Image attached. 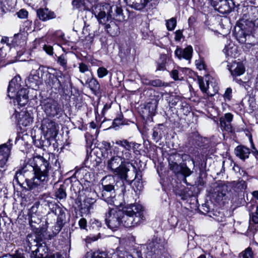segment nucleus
<instances>
[{"label": "nucleus", "mask_w": 258, "mask_h": 258, "mask_svg": "<svg viewBox=\"0 0 258 258\" xmlns=\"http://www.w3.org/2000/svg\"><path fill=\"white\" fill-rule=\"evenodd\" d=\"M50 168L49 162L43 157L35 156L16 172L14 181L21 186L25 182L30 190H42L48 182Z\"/></svg>", "instance_id": "1"}, {"label": "nucleus", "mask_w": 258, "mask_h": 258, "mask_svg": "<svg viewBox=\"0 0 258 258\" xmlns=\"http://www.w3.org/2000/svg\"><path fill=\"white\" fill-rule=\"evenodd\" d=\"M115 144L118 146L112 148L113 155L111 152L107 154V168L114 174L118 176L122 180H126L127 173L130 169L126 164L131 163L133 158L131 149L135 147L137 143L129 142L126 139L116 140Z\"/></svg>", "instance_id": "2"}, {"label": "nucleus", "mask_w": 258, "mask_h": 258, "mask_svg": "<svg viewBox=\"0 0 258 258\" xmlns=\"http://www.w3.org/2000/svg\"><path fill=\"white\" fill-rule=\"evenodd\" d=\"M145 220L143 207L137 203L127 205L121 210L110 209L105 215L106 224L112 230L121 225L127 228L134 227Z\"/></svg>", "instance_id": "3"}, {"label": "nucleus", "mask_w": 258, "mask_h": 258, "mask_svg": "<svg viewBox=\"0 0 258 258\" xmlns=\"http://www.w3.org/2000/svg\"><path fill=\"white\" fill-rule=\"evenodd\" d=\"M92 13L99 24H105L110 19H112V17L119 21H124L125 19L123 10L120 6H111L108 4L95 5L92 9Z\"/></svg>", "instance_id": "4"}, {"label": "nucleus", "mask_w": 258, "mask_h": 258, "mask_svg": "<svg viewBox=\"0 0 258 258\" xmlns=\"http://www.w3.org/2000/svg\"><path fill=\"white\" fill-rule=\"evenodd\" d=\"M18 79V78H15L10 82L8 88V95L10 98H14V103L17 102L18 105L24 106L28 101V91L25 88H21Z\"/></svg>", "instance_id": "5"}, {"label": "nucleus", "mask_w": 258, "mask_h": 258, "mask_svg": "<svg viewBox=\"0 0 258 258\" xmlns=\"http://www.w3.org/2000/svg\"><path fill=\"white\" fill-rule=\"evenodd\" d=\"M35 218L34 216H31L29 221L32 230L35 232V234H29L27 236V241L30 247L38 246L45 239H51L50 235H48L47 233V228L46 227H40L39 226L37 227L33 224L37 223Z\"/></svg>", "instance_id": "6"}, {"label": "nucleus", "mask_w": 258, "mask_h": 258, "mask_svg": "<svg viewBox=\"0 0 258 258\" xmlns=\"http://www.w3.org/2000/svg\"><path fill=\"white\" fill-rule=\"evenodd\" d=\"M164 248V242L162 240L154 236L146 245L144 252L145 258H157Z\"/></svg>", "instance_id": "7"}, {"label": "nucleus", "mask_w": 258, "mask_h": 258, "mask_svg": "<svg viewBox=\"0 0 258 258\" xmlns=\"http://www.w3.org/2000/svg\"><path fill=\"white\" fill-rule=\"evenodd\" d=\"M52 213L57 216V220L53 230V234L55 235L57 234L63 227L66 222V213L65 209L60 207L56 204H51L50 208Z\"/></svg>", "instance_id": "8"}, {"label": "nucleus", "mask_w": 258, "mask_h": 258, "mask_svg": "<svg viewBox=\"0 0 258 258\" xmlns=\"http://www.w3.org/2000/svg\"><path fill=\"white\" fill-rule=\"evenodd\" d=\"M198 82L201 91L207 96L212 97L218 93L217 84L213 80H210L209 76H206L205 79L198 78Z\"/></svg>", "instance_id": "9"}, {"label": "nucleus", "mask_w": 258, "mask_h": 258, "mask_svg": "<svg viewBox=\"0 0 258 258\" xmlns=\"http://www.w3.org/2000/svg\"><path fill=\"white\" fill-rule=\"evenodd\" d=\"M42 108L46 114L49 117L56 116L62 112L60 105L57 101L51 98L44 101Z\"/></svg>", "instance_id": "10"}, {"label": "nucleus", "mask_w": 258, "mask_h": 258, "mask_svg": "<svg viewBox=\"0 0 258 258\" xmlns=\"http://www.w3.org/2000/svg\"><path fill=\"white\" fill-rule=\"evenodd\" d=\"M58 124L54 121L48 119H44L41 124V129L48 138H54L56 137L58 132Z\"/></svg>", "instance_id": "11"}, {"label": "nucleus", "mask_w": 258, "mask_h": 258, "mask_svg": "<svg viewBox=\"0 0 258 258\" xmlns=\"http://www.w3.org/2000/svg\"><path fill=\"white\" fill-rule=\"evenodd\" d=\"M12 144L10 143L0 145V178L4 175L5 166L10 155Z\"/></svg>", "instance_id": "12"}, {"label": "nucleus", "mask_w": 258, "mask_h": 258, "mask_svg": "<svg viewBox=\"0 0 258 258\" xmlns=\"http://www.w3.org/2000/svg\"><path fill=\"white\" fill-rule=\"evenodd\" d=\"M228 69L233 77V80L239 84H241L243 81L241 79L237 78V77L243 74L245 69L243 64L240 61H233L228 63L227 65Z\"/></svg>", "instance_id": "13"}, {"label": "nucleus", "mask_w": 258, "mask_h": 258, "mask_svg": "<svg viewBox=\"0 0 258 258\" xmlns=\"http://www.w3.org/2000/svg\"><path fill=\"white\" fill-rule=\"evenodd\" d=\"M211 4L215 10L223 14L229 13L233 7L232 0H211Z\"/></svg>", "instance_id": "14"}, {"label": "nucleus", "mask_w": 258, "mask_h": 258, "mask_svg": "<svg viewBox=\"0 0 258 258\" xmlns=\"http://www.w3.org/2000/svg\"><path fill=\"white\" fill-rule=\"evenodd\" d=\"M126 4L131 8L137 11H142L148 7L154 0H125Z\"/></svg>", "instance_id": "15"}, {"label": "nucleus", "mask_w": 258, "mask_h": 258, "mask_svg": "<svg viewBox=\"0 0 258 258\" xmlns=\"http://www.w3.org/2000/svg\"><path fill=\"white\" fill-rule=\"evenodd\" d=\"M232 119L233 115L230 113H226L224 116L220 117L219 121L221 128L227 132H232V127L231 122Z\"/></svg>", "instance_id": "16"}, {"label": "nucleus", "mask_w": 258, "mask_h": 258, "mask_svg": "<svg viewBox=\"0 0 258 258\" xmlns=\"http://www.w3.org/2000/svg\"><path fill=\"white\" fill-rule=\"evenodd\" d=\"M238 27L240 29L250 34L254 28L252 20L247 19V16L244 15L238 22Z\"/></svg>", "instance_id": "17"}, {"label": "nucleus", "mask_w": 258, "mask_h": 258, "mask_svg": "<svg viewBox=\"0 0 258 258\" xmlns=\"http://www.w3.org/2000/svg\"><path fill=\"white\" fill-rule=\"evenodd\" d=\"M227 192V187L226 185H219L216 187L212 194L213 198L217 202L223 201Z\"/></svg>", "instance_id": "18"}, {"label": "nucleus", "mask_w": 258, "mask_h": 258, "mask_svg": "<svg viewBox=\"0 0 258 258\" xmlns=\"http://www.w3.org/2000/svg\"><path fill=\"white\" fill-rule=\"evenodd\" d=\"M95 202V200L91 198H86L80 205V211L84 215L89 214L93 209V206Z\"/></svg>", "instance_id": "19"}, {"label": "nucleus", "mask_w": 258, "mask_h": 258, "mask_svg": "<svg viewBox=\"0 0 258 258\" xmlns=\"http://www.w3.org/2000/svg\"><path fill=\"white\" fill-rule=\"evenodd\" d=\"M48 83L50 86L55 90H59L64 89L67 85V79L64 82L61 81L57 77L50 75Z\"/></svg>", "instance_id": "20"}, {"label": "nucleus", "mask_w": 258, "mask_h": 258, "mask_svg": "<svg viewBox=\"0 0 258 258\" xmlns=\"http://www.w3.org/2000/svg\"><path fill=\"white\" fill-rule=\"evenodd\" d=\"M37 15L42 21H46L56 17L55 13L47 8H39L37 10Z\"/></svg>", "instance_id": "21"}, {"label": "nucleus", "mask_w": 258, "mask_h": 258, "mask_svg": "<svg viewBox=\"0 0 258 258\" xmlns=\"http://www.w3.org/2000/svg\"><path fill=\"white\" fill-rule=\"evenodd\" d=\"M192 47L189 45L183 49L177 48L175 51V54L180 59L182 57L187 60H190L192 57Z\"/></svg>", "instance_id": "22"}, {"label": "nucleus", "mask_w": 258, "mask_h": 258, "mask_svg": "<svg viewBox=\"0 0 258 258\" xmlns=\"http://www.w3.org/2000/svg\"><path fill=\"white\" fill-rule=\"evenodd\" d=\"M106 191L102 190L101 193L102 198L104 201L108 204L114 205L116 207L121 205L116 199L115 191L109 192Z\"/></svg>", "instance_id": "23"}, {"label": "nucleus", "mask_w": 258, "mask_h": 258, "mask_svg": "<svg viewBox=\"0 0 258 258\" xmlns=\"http://www.w3.org/2000/svg\"><path fill=\"white\" fill-rule=\"evenodd\" d=\"M101 24L105 26V29L111 36H115L120 33L119 27L112 19H110V20L106 22L105 24Z\"/></svg>", "instance_id": "24"}, {"label": "nucleus", "mask_w": 258, "mask_h": 258, "mask_svg": "<svg viewBox=\"0 0 258 258\" xmlns=\"http://www.w3.org/2000/svg\"><path fill=\"white\" fill-rule=\"evenodd\" d=\"M33 121V117L30 113L25 111L19 113L18 122L20 124L27 126L32 123Z\"/></svg>", "instance_id": "25"}, {"label": "nucleus", "mask_w": 258, "mask_h": 258, "mask_svg": "<svg viewBox=\"0 0 258 258\" xmlns=\"http://www.w3.org/2000/svg\"><path fill=\"white\" fill-rule=\"evenodd\" d=\"M234 152L236 156L243 160L248 158L250 153L249 149L243 146H237Z\"/></svg>", "instance_id": "26"}, {"label": "nucleus", "mask_w": 258, "mask_h": 258, "mask_svg": "<svg viewBox=\"0 0 258 258\" xmlns=\"http://www.w3.org/2000/svg\"><path fill=\"white\" fill-rule=\"evenodd\" d=\"M83 86H88V87L94 92H96L100 89V85L96 79L91 78L88 79L84 83L82 80L80 81Z\"/></svg>", "instance_id": "27"}, {"label": "nucleus", "mask_w": 258, "mask_h": 258, "mask_svg": "<svg viewBox=\"0 0 258 258\" xmlns=\"http://www.w3.org/2000/svg\"><path fill=\"white\" fill-rule=\"evenodd\" d=\"M250 34L240 29L236 34L237 40L241 43H246L247 37L249 38Z\"/></svg>", "instance_id": "28"}, {"label": "nucleus", "mask_w": 258, "mask_h": 258, "mask_svg": "<svg viewBox=\"0 0 258 258\" xmlns=\"http://www.w3.org/2000/svg\"><path fill=\"white\" fill-rule=\"evenodd\" d=\"M157 101L154 100L146 105L145 109L148 110L150 115H153L155 114L157 107Z\"/></svg>", "instance_id": "29"}, {"label": "nucleus", "mask_w": 258, "mask_h": 258, "mask_svg": "<svg viewBox=\"0 0 258 258\" xmlns=\"http://www.w3.org/2000/svg\"><path fill=\"white\" fill-rule=\"evenodd\" d=\"M38 76L36 75L29 76L27 79V83L30 87L34 88L38 85Z\"/></svg>", "instance_id": "30"}, {"label": "nucleus", "mask_w": 258, "mask_h": 258, "mask_svg": "<svg viewBox=\"0 0 258 258\" xmlns=\"http://www.w3.org/2000/svg\"><path fill=\"white\" fill-rule=\"evenodd\" d=\"M55 196L59 200L64 199L66 198L67 193L63 185H61L56 191Z\"/></svg>", "instance_id": "31"}, {"label": "nucleus", "mask_w": 258, "mask_h": 258, "mask_svg": "<svg viewBox=\"0 0 258 258\" xmlns=\"http://www.w3.org/2000/svg\"><path fill=\"white\" fill-rule=\"evenodd\" d=\"M169 166L170 169L175 173H180L182 169V166H180L177 163L171 161V159L169 160Z\"/></svg>", "instance_id": "32"}, {"label": "nucleus", "mask_w": 258, "mask_h": 258, "mask_svg": "<svg viewBox=\"0 0 258 258\" xmlns=\"http://www.w3.org/2000/svg\"><path fill=\"white\" fill-rule=\"evenodd\" d=\"M148 84L156 87H165L168 86V84L167 83L163 82L162 80L160 79L151 80L149 82Z\"/></svg>", "instance_id": "33"}, {"label": "nucleus", "mask_w": 258, "mask_h": 258, "mask_svg": "<svg viewBox=\"0 0 258 258\" xmlns=\"http://www.w3.org/2000/svg\"><path fill=\"white\" fill-rule=\"evenodd\" d=\"M176 20L175 18H172L166 21V26L168 31H172L176 26Z\"/></svg>", "instance_id": "34"}, {"label": "nucleus", "mask_w": 258, "mask_h": 258, "mask_svg": "<svg viewBox=\"0 0 258 258\" xmlns=\"http://www.w3.org/2000/svg\"><path fill=\"white\" fill-rule=\"evenodd\" d=\"M166 63V56L161 55L160 59L158 61V68L157 70L164 71L166 70L165 64Z\"/></svg>", "instance_id": "35"}, {"label": "nucleus", "mask_w": 258, "mask_h": 258, "mask_svg": "<svg viewBox=\"0 0 258 258\" xmlns=\"http://www.w3.org/2000/svg\"><path fill=\"white\" fill-rule=\"evenodd\" d=\"M240 257L242 258H253V252L250 247H248L239 254Z\"/></svg>", "instance_id": "36"}, {"label": "nucleus", "mask_w": 258, "mask_h": 258, "mask_svg": "<svg viewBox=\"0 0 258 258\" xmlns=\"http://www.w3.org/2000/svg\"><path fill=\"white\" fill-rule=\"evenodd\" d=\"M92 258H111L108 254L104 251H95L93 253Z\"/></svg>", "instance_id": "37"}, {"label": "nucleus", "mask_w": 258, "mask_h": 258, "mask_svg": "<svg viewBox=\"0 0 258 258\" xmlns=\"http://www.w3.org/2000/svg\"><path fill=\"white\" fill-rule=\"evenodd\" d=\"M84 0H74L72 2L74 8L83 9H84Z\"/></svg>", "instance_id": "38"}, {"label": "nucleus", "mask_w": 258, "mask_h": 258, "mask_svg": "<svg viewBox=\"0 0 258 258\" xmlns=\"http://www.w3.org/2000/svg\"><path fill=\"white\" fill-rule=\"evenodd\" d=\"M57 61L64 68H67V60L66 57V55L62 54L58 57Z\"/></svg>", "instance_id": "39"}, {"label": "nucleus", "mask_w": 258, "mask_h": 258, "mask_svg": "<svg viewBox=\"0 0 258 258\" xmlns=\"http://www.w3.org/2000/svg\"><path fill=\"white\" fill-rule=\"evenodd\" d=\"M250 221L255 224H258V205L256 207L255 211L250 214Z\"/></svg>", "instance_id": "40"}, {"label": "nucleus", "mask_w": 258, "mask_h": 258, "mask_svg": "<svg viewBox=\"0 0 258 258\" xmlns=\"http://www.w3.org/2000/svg\"><path fill=\"white\" fill-rule=\"evenodd\" d=\"M108 71L104 67H100L97 70V75L99 78H102L108 74Z\"/></svg>", "instance_id": "41"}, {"label": "nucleus", "mask_w": 258, "mask_h": 258, "mask_svg": "<svg viewBox=\"0 0 258 258\" xmlns=\"http://www.w3.org/2000/svg\"><path fill=\"white\" fill-rule=\"evenodd\" d=\"M180 172L185 176H189L190 175L192 171L186 165H182V169L180 171Z\"/></svg>", "instance_id": "42"}, {"label": "nucleus", "mask_w": 258, "mask_h": 258, "mask_svg": "<svg viewBox=\"0 0 258 258\" xmlns=\"http://www.w3.org/2000/svg\"><path fill=\"white\" fill-rule=\"evenodd\" d=\"M232 89L231 88H228L226 89L225 93L223 95V97L225 100H230L232 98Z\"/></svg>", "instance_id": "43"}, {"label": "nucleus", "mask_w": 258, "mask_h": 258, "mask_svg": "<svg viewBox=\"0 0 258 258\" xmlns=\"http://www.w3.org/2000/svg\"><path fill=\"white\" fill-rule=\"evenodd\" d=\"M179 103L178 107V109L182 110L184 113H185L184 112V111H185V113L188 111V106L186 103L180 101Z\"/></svg>", "instance_id": "44"}, {"label": "nucleus", "mask_w": 258, "mask_h": 258, "mask_svg": "<svg viewBox=\"0 0 258 258\" xmlns=\"http://www.w3.org/2000/svg\"><path fill=\"white\" fill-rule=\"evenodd\" d=\"M43 50L49 55H52L53 53V49L52 46L45 44L43 47Z\"/></svg>", "instance_id": "45"}, {"label": "nucleus", "mask_w": 258, "mask_h": 258, "mask_svg": "<svg viewBox=\"0 0 258 258\" xmlns=\"http://www.w3.org/2000/svg\"><path fill=\"white\" fill-rule=\"evenodd\" d=\"M18 17L21 19H25L28 16V12L26 10L22 9L17 13Z\"/></svg>", "instance_id": "46"}, {"label": "nucleus", "mask_w": 258, "mask_h": 258, "mask_svg": "<svg viewBox=\"0 0 258 258\" xmlns=\"http://www.w3.org/2000/svg\"><path fill=\"white\" fill-rule=\"evenodd\" d=\"M106 190V191L112 192L115 191L114 186L109 183L108 184L103 185V190Z\"/></svg>", "instance_id": "47"}, {"label": "nucleus", "mask_w": 258, "mask_h": 258, "mask_svg": "<svg viewBox=\"0 0 258 258\" xmlns=\"http://www.w3.org/2000/svg\"><path fill=\"white\" fill-rule=\"evenodd\" d=\"M79 71L82 73H84L89 71V68L87 65L82 62L79 66Z\"/></svg>", "instance_id": "48"}, {"label": "nucleus", "mask_w": 258, "mask_h": 258, "mask_svg": "<svg viewBox=\"0 0 258 258\" xmlns=\"http://www.w3.org/2000/svg\"><path fill=\"white\" fill-rule=\"evenodd\" d=\"M175 40L176 41H179L183 37L182 31L180 30H176L175 32Z\"/></svg>", "instance_id": "49"}, {"label": "nucleus", "mask_w": 258, "mask_h": 258, "mask_svg": "<svg viewBox=\"0 0 258 258\" xmlns=\"http://www.w3.org/2000/svg\"><path fill=\"white\" fill-rule=\"evenodd\" d=\"M57 77L61 81V82H64L65 80L67 79V87L68 86V84L70 82V77L69 76L61 75Z\"/></svg>", "instance_id": "50"}, {"label": "nucleus", "mask_w": 258, "mask_h": 258, "mask_svg": "<svg viewBox=\"0 0 258 258\" xmlns=\"http://www.w3.org/2000/svg\"><path fill=\"white\" fill-rule=\"evenodd\" d=\"M87 221L86 219L82 218L79 220V224L81 228L85 229L86 227Z\"/></svg>", "instance_id": "51"}, {"label": "nucleus", "mask_w": 258, "mask_h": 258, "mask_svg": "<svg viewBox=\"0 0 258 258\" xmlns=\"http://www.w3.org/2000/svg\"><path fill=\"white\" fill-rule=\"evenodd\" d=\"M102 144L106 151L110 150L111 149L112 150V148L114 147H111L110 143L106 141H103L102 142Z\"/></svg>", "instance_id": "52"}, {"label": "nucleus", "mask_w": 258, "mask_h": 258, "mask_svg": "<svg viewBox=\"0 0 258 258\" xmlns=\"http://www.w3.org/2000/svg\"><path fill=\"white\" fill-rule=\"evenodd\" d=\"M196 66H197V68L199 70H203L205 69V64L204 63V62H203L202 61H200L197 62Z\"/></svg>", "instance_id": "53"}, {"label": "nucleus", "mask_w": 258, "mask_h": 258, "mask_svg": "<svg viewBox=\"0 0 258 258\" xmlns=\"http://www.w3.org/2000/svg\"><path fill=\"white\" fill-rule=\"evenodd\" d=\"M89 26H90L89 25H87L86 23L85 24V26L84 27V28L83 29V33L84 34H88V35L91 34V33H90Z\"/></svg>", "instance_id": "54"}, {"label": "nucleus", "mask_w": 258, "mask_h": 258, "mask_svg": "<svg viewBox=\"0 0 258 258\" xmlns=\"http://www.w3.org/2000/svg\"><path fill=\"white\" fill-rule=\"evenodd\" d=\"M178 75V72L177 70H173L171 72L172 77L173 78V79L174 80H179Z\"/></svg>", "instance_id": "55"}, {"label": "nucleus", "mask_w": 258, "mask_h": 258, "mask_svg": "<svg viewBox=\"0 0 258 258\" xmlns=\"http://www.w3.org/2000/svg\"><path fill=\"white\" fill-rule=\"evenodd\" d=\"M122 124L121 120L120 118H115L114 119V121L113 122V125L114 126H118L119 124Z\"/></svg>", "instance_id": "56"}, {"label": "nucleus", "mask_w": 258, "mask_h": 258, "mask_svg": "<svg viewBox=\"0 0 258 258\" xmlns=\"http://www.w3.org/2000/svg\"><path fill=\"white\" fill-rule=\"evenodd\" d=\"M153 138L154 140H158V133L156 131H154L153 132Z\"/></svg>", "instance_id": "57"}, {"label": "nucleus", "mask_w": 258, "mask_h": 258, "mask_svg": "<svg viewBox=\"0 0 258 258\" xmlns=\"http://www.w3.org/2000/svg\"><path fill=\"white\" fill-rule=\"evenodd\" d=\"M141 178L142 176L141 175V173L138 172H136L135 180L140 181V180H141Z\"/></svg>", "instance_id": "58"}, {"label": "nucleus", "mask_w": 258, "mask_h": 258, "mask_svg": "<svg viewBox=\"0 0 258 258\" xmlns=\"http://www.w3.org/2000/svg\"><path fill=\"white\" fill-rule=\"evenodd\" d=\"M6 258H24L23 256L19 255L12 256L11 255H6Z\"/></svg>", "instance_id": "59"}, {"label": "nucleus", "mask_w": 258, "mask_h": 258, "mask_svg": "<svg viewBox=\"0 0 258 258\" xmlns=\"http://www.w3.org/2000/svg\"><path fill=\"white\" fill-rule=\"evenodd\" d=\"M9 40V39L8 37H3L1 40V43H7V42Z\"/></svg>", "instance_id": "60"}, {"label": "nucleus", "mask_w": 258, "mask_h": 258, "mask_svg": "<svg viewBox=\"0 0 258 258\" xmlns=\"http://www.w3.org/2000/svg\"><path fill=\"white\" fill-rule=\"evenodd\" d=\"M252 23L254 24V27L255 26L258 27V18L252 21Z\"/></svg>", "instance_id": "61"}, {"label": "nucleus", "mask_w": 258, "mask_h": 258, "mask_svg": "<svg viewBox=\"0 0 258 258\" xmlns=\"http://www.w3.org/2000/svg\"><path fill=\"white\" fill-rule=\"evenodd\" d=\"M203 210L206 212H209V208L207 206H203Z\"/></svg>", "instance_id": "62"}, {"label": "nucleus", "mask_w": 258, "mask_h": 258, "mask_svg": "<svg viewBox=\"0 0 258 258\" xmlns=\"http://www.w3.org/2000/svg\"><path fill=\"white\" fill-rule=\"evenodd\" d=\"M110 106L109 105H107V104L105 105L104 107H103V112H104L106 110L109 109L110 108Z\"/></svg>", "instance_id": "63"}, {"label": "nucleus", "mask_w": 258, "mask_h": 258, "mask_svg": "<svg viewBox=\"0 0 258 258\" xmlns=\"http://www.w3.org/2000/svg\"><path fill=\"white\" fill-rule=\"evenodd\" d=\"M90 126L92 128H95V124L93 122H92L90 124Z\"/></svg>", "instance_id": "64"}]
</instances>
